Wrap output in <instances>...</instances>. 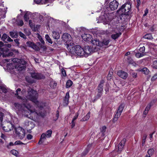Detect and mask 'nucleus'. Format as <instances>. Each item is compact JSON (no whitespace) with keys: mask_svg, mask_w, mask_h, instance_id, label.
Returning a JSON list of instances; mask_svg holds the SVG:
<instances>
[{"mask_svg":"<svg viewBox=\"0 0 157 157\" xmlns=\"http://www.w3.org/2000/svg\"><path fill=\"white\" fill-rule=\"evenodd\" d=\"M4 113L2 112H0V124H1L3 121Z\"/></svg>","mask_w":157,"mask_h":157,"instance_id":"09e8293b","label":"nucleus"},{"mask_svg":"<svg viewBox=\"0 0 157 157\" xmlns=\"http://www.w3.org/2000/svg\"><path fill=\"white\" fill-rule=\"evenodd\" d=\"M17 24L18 25L21 26L24 24V22L22 20H20L17 22Z\"/></svg>","mask_w":157,"mask_h":157,"instance_id":"4d7b16f0","label":"nucleus"},{"mask_svg":"<svg viewBox=\"0 0 157 157\" xmlns=\"http://www.w3.org/2000/svg\"><path fill=\"white\" fill-rule=\"evenodd\" d=\"M140 71L144 72L145 75H148L149 72V70L146 67L144 68Z\"/></svg>","mask_w":157,"mask_h":157,"instance_id":"473e14b6","label":"nucleus"},{"mask_svg":"<svg viewBox=\"0 0 157 157\" xmlns=\"http://www.w3.org/2000/svg\"><path fill=\"white\" fill-rule=\"evenodd\" d=\"M102 92H100L99 91H98V93L97 94L96 97L98 98H99L101 96Z\"/></svg>","mask_w":157,"mask_h":157,"instance_id":"6e6d98bb","label":"nucleus"},{"mask_svg":"<svg viewBox=\"0 0 157 157\" xmlns=\"http://www.w3.org/2000/svg\"><path fill=\"white\" fill-rule=\"evenodd\" d=\"M61 72L62 74L63 75V76H66L67 75L66 73V71L64 69L62 68L61 69Z\"/></svg>","mask_w":157,"mask_h":157,"instance_id":"bf43d9fd","label":"nucleus"},{"mask_svg":"<svg viewBox=\"0 0 157 157\" xmlns=\"http://www.w3.org/2000/svg\"><path fill=\"white\" fill-rule=\"evenodd\" d=\"M70 98V96L69 92H67L66 93V96L64 98L63 103L65 105H67L69 103V99Z\"/></svg>","mask_w":157,"mask_h":157,"instance_id":"4be33fe9","label":"nucleus"},{"mask_svg":"<svg viewBox=\"0 0 157 157\" xmlns=\"http://www.w3.org/2000/svg\"><path fill=\"white\" fill-rule=\"evenodd\" d=\"M106 127L104 126H103L101 127V128L100 129H101V131L102 132L104 133L105 132V130L106 129Z\"/></svg>","mask_w":157,"mask_h":157,"instance_id":"13d9d810","label":"nucleus"},{"mask_svg":"<svg viewBox=\"0 0 157 157\" xmlns=\"http://www.w3.org/2000/svg\"><path fill=\"white\" fill-rule=\"evenodd\" d=\"M91 146L90 145H88L87 147L85 149V150L82 153V156L86 155L89 152V148Z\"/></svg>","mask_w":157,"mask_h":157,"instance_id":"c756f323","label":"nucleus"},{"mask_svg":"<svg viewBox=\"0 0 157 157\" xmlns=\"http://www.w3.org/2000/svg\"><path fill=\"white\" fill-rule=\"evenodd\" d=\"M33 138V136L29 134L27 136V138L28 140H31Z\"/></svg>","mask_w":157,"mask_h":157,"instance_id":"e2e57ef3","label":"nucleus"},{"mask_svg":"<svg viewBox=\"0 0 157 157\" xmlns=\"http://www.w3.org/2000/svg\"><path fill=\"white\" fill-rule=\"evenodd\" d=\"M127 62L131 64H133L134 62L132 59L130 57H128L127 58Z\"/></svg>","mask_w":157,"mask_h":157,"instance_id":"a19ab883","label":"nucleus"},{"mask_svg":"<svg viewBox=\"0 0 157 157\" xmlns=\"http://www.w3.org/2000/svg\"><path fill=\"white\" fill-rule=\"evenodd\" d=\"M118 5V2L117 1L114 0L110 3L109 7L112 10H114L117 9Z\"/></svg>","mask_w":157,"mask_h":157,"instance_id":"9b49d317","label":"nucleus"},{"mask_svg":"<svg viewBox=\"0 0 157 157\" xmlns=\"http://www.w3.org/2000/svg\"><path fill=\"white\" fill-rule=\"evenodd\" d=\"M84 56L86 57L91 54V52H92V49L91 46H86L84 48Z\"/></svg>","mask_w":157,"mask_h":157,"instance_id":"6e6552de","label":"nucleus"},{"mask_svg":"<svg viewBox=\"0 0 157 157\" xmlns=\"http://www.w3.org/2000/svg\"><path fill=\"white\" fill-rule=\"evenodd\" d=\"M29 14L28 12L26 13L24 16V18L25 21H27L29 19Z\"/></svg>","mask_w":157,"mask_h":157,"instance_id":"e433bc0d","label":"nucleus"},{"mask_svg":"<svg viewBox=\"0 0 157 157\" xmlns=\"http://www.w3.org/2000/svg\"><path fill=\"white\" fill-rule=\"evenodd\" d=\"M59 116V112L58 111H56V118L55 119V121H56L58 118Z\"/></svg>","mask_w":157,"mask_h":157,"instance_id":"052dcab7","label":"nucleus"},{"mask_svg":"<svg viewBox=\"0 0 157 157\" xmlns=\"http://www.w3.org/2000/svg\"><path fill=\"white\" fill-rule=\"evenodd\" d=\"M52 131L51 130H49L47 131L46 134L47 138H50L51 136Z\"/></svg>","mask_w":157,"mask_h":157,"instance_id":"c9c22d12","label":"nucleus"},{"mask_svg":"<svg viewBox=\"0 0 157 157\" xmlns=\"http://www.w3.org/2000/svg\"><path fill=\"white\" fill-rule=\"evenodd\" d=\"M112 14V13L105 14L100 17V19L101 21H103L106 24L108 23L112 19V18L109 17Z\"/></svg>","mask_w":157,"mask_h":157,"instance_id":"423d86ee","label":"nucleus"},{"mask_svg":"<svg viewBox=\"0 0 157 157\" xmlns=\"http://www.w3.org/2000/svg\"><path fill=\"white\" fill-rule=\"evenodd\" d=\"M136 7L137 9L139 10V6L140 5L141 2L140 0H136Z\"/></svg>","mask_w":157,"mask_h":157,"instance_id":"5fc2aeb1","label":"nucleus"},{"mask_svg":"<svg viewBox=\"0 0 157 157\" xmlns=\"http://www.w3.org/2000/svg\"><path fill=\"white\" fill-rule=\"evenodd\" d=\"M52 36L54 39L56 40L58 39L60 37L59 33L55 31L52 32Z\"/></svg>","mask_w":157,"mask_h":157,"instance_id":"393cba45","label":"nucleus"},{"mask_svg":"<svg viewBox=\"0 0 157 157\" xmlns=\"http://www.w3.org/2000/svg\"><path fill=\"white\" fill-rule=\"evenodd\" d=\"M115 33L112 34L111 35V38L114 40L117 39L121 34V33L118 30V32H115Z\"/></svg>","mask_w":157,"mask_h":157,"instance_id":"5701e85b","label":"nucleus"},{"mask_svg":"<svg viewBox=\"0 0 157 157\" xmlns=\"http://www.w3.org/2000/svg\"><path fill=\"white\" fill-rule=\"evenodd\" d=\"M89 119L86 116H85L82 119H81V121H87Z\"/></svg>","mask_w":157,"mask_h":157,"instance_id":"0e129e2a","label":"nucleus"},{"mask_svg":"<svg viewBox=\"0 0 157 157\" xmlns=\"http://www.w3.org/2000/svg\"><path fill=\"white\" fill-rule=\"evenodd\" d=\"M119 117H120V116L117 115V114H116L115 115L113 119V123H115L116 122V121L117 120L118 118Z\"/></svg>","mask_w":157,"mask_h":157,"instance_id":"a18cd8bd","label":"nucleus"},{"mask_svg":"<svg viewBox=\"0 0 157 157\" xmlns=\"http://www.w3.org/2000/svg\"><path fill=\"white\" fill-rule=\"evenodd\" d=\"M46 137H47L46 134L44 133H42L40 136V138L39 141L38 143L40 144H41L44 141L46 140Z\"/></svg>","mask_w":157,"mask_h":157,"instance_id":"412c9836","label":"nucleus"},{"mask_svg":"<svg viewBox=\"0 0 157 157\" xmlns=\"http://www.w3.org/2000/svg\"><path fill=\"white\" fill-rule=\"evenodd\" d=\"M18 34L23 39H25L27 38L26 36L22 33L19 32Z\"/></svg>","mask_w":157,"mask_h":157,"instance_id":"49530a36","label":"nucleus"},{"mask_svg":"<svg viewBox=\"0 0 157 157\" xmlns=\"http://www.w3.org/2000/svg\"><path fill=\"white\" fill-rule=\"evenodd\" d=\"M0 88L2 90V92L5 93H7V90L4 86L3 85H1L0 86Z\"/></svg>","mask_w":157,"mask_h":157,"instance_id":"ea45409f","label":"nucleus"},{"mask_svg":"<svg viewBox=\"0 0 157 157\" xmlns=\"http://www.w3.org/2000/svg\"><path fill=\"white\" fill-rule=\"evenodd\" d=\"M3 52L2 50H1L0 51V56L2 55V56L3 57H6V56H12L13 54V52H10L8 54L6 55H5L3 54Z\"/></svg>","mask_w":157,"mask_h":157,"instance_id":"bb28decb","label":"nucleus"},{"mask_svg":"<svg viewBox=\"0 0 157 157\" xmlns=\"http://www.w3.org/2000/svg\"><path fill=\"white\" fill-rule=\"evenodd\" d=\"M78 113H76L75 114V116L72 119V121H75L78 117Z\"/></svg>","mask_w":157,"mask_h":157,"instance_id":"69168bd1","label":"nucleus"},{"mask_svg":"<svg viewBox=\"0 0 157 157\" xmlns=\"http://www.w3.org/2000/svg\"><path fill=\"white\" fill-rule=\"evenodd\" d=\"M124 107V105L123 104H121L119 107L117 111L122 113Z\"/></svg>","mask_w":157,"mask_h":157,"instance_id":"2f4dec72","label":"nucleus"},{"mask_svg":"<svg viewBox=\"0 0 157 157\" xmlns=\"http://www.w3.org/2000/svg\"><path fill=\"white\" fill-rule=\"evenodd\" d=\"M144 53H137L136 54L135 56L137 58H140L141 57L144 56Z\"/></svg>","mask_w":157,"mask_h":157,"instance_id":"37998d69","label":"nucleus"},{"mask_svg":"<svg viewBox=\"0 0 157 157\" xmlns=\"http://www.w3.org/2000/svg\"><path fill=\"white\" fill-rule=\"evenodd\" d=\"M117 75L119 76L124 79H126L128 75L127 72L122 70L118 71L117 72Z\"/></svg>","mask_w":157,"mask_h":157,"instance_id":"ddd939ff","label":"nucleus"},{"mask_svg":"<svg viewBox=\"0 0 157 157\" xmlns=\"http://www.w3.org/2000/svg\"><path fill=\"white\" fill-rule=\"evenodd\" d=\"M21 60L20 59H19L17 58H13L12 59L11 61H13V62L17 63L18 62H19Z\"/></svg>","mask_w":157,"mask_h":157,"instance_id":"de8ad7c7","label":"nucleus"},{"mask_svg":"<svg viewBox=\"0 0 157 157\" xmlns=\"http://www.w3.org/2000/svg\"><path fill=\"white\" fill-rule=\"evenodd\" d=\"M112 75L108 74L107 77V79L108 80H110L112 78Z\"/></svg>","mask_w":157,"mask_h":157,"instance_id":"774afa93","label":"nucleus"},{"mask_svg":"<svg viewBox=\"0 0 157 157\" xmlns=\"http://www.w3.org/2000/svg\"><path fill=\"white\" fill-rule=\"evenodd\" d=\"M92 44L96 46H100V42L97 39L92 40L90 41Z\"/></svg>","mask_w":157,"mask_h":157,"instance_id":"a878e982","label":"nucleus"},{"mask_svg":"<svg viewBox=\"0 0 157 157\" xmlns=\"http://www.w3.org/2000/svg\"><path fill=\"white\" fill-rule=\"evenodd\" d=\"M14 132L15 134L20 139H23L25 137V132L24 129L20 127L14 128Z\"/></svg>","mask_w":157,"mask_h":157,"instance_id":"20e7f679","label":"nucleus"},{"mask_svg":"<svg viewBox=\"0 0 157 157\" xmlns=\"http://www.w3.org/2000/svg\"><path fill=\"white\" fill-rule=\"evenodd\" d=\"M154 152V150L153 149H151L148 150L147 153L149 156H151L152 155Z\"/></svg>","mask_w":157,"mask_h":157,"instance_id":"79ce46f5","label":"nucleus"},{"mask_svg":"<svg viewBox=\"0 0 157 157\" xmlns=\"http://www.w3.org/2000/svg\"><path fill=\"white\" fill-rule=\"evenodd\" d=\"M110 41L109 40H107L105 39L102 40L101 42H100V46L103 47L104 46L107 45Z\"/></svg>","mask_w":157,"mask_h":157,"instance_id":"b1692460","label":"nucleus"},{"mask_svg":"<svg viewBox=\"0 0 157 157\" xmlns=\"http://www.w3.org/2000/svg\"><path fill=\"white\" fill-rule=\"evenodd\" d=\"M123 7H124V10L126 12V15H129L131 14L130 11L131 8V5L129 3H125L123 5Z\"/></svg>","mask_w":157,"mask_h":157,"instance_id":"f8f14e48","label":"nucleus"},{"mask_svg":"<svg viewBox=\"0 0 157 157\" xmlns=\"http://www.w3.org/2000/svg\"><path fill=\"white\" fill-rule=\"evenodd\" d=\"M144 38L145 39L151 40L153 39L152 35L151 34H147L145 35Z\"/></svg>","mask_w":157,"mask_h":157,"instance_id":"f704fd0d","label":"nucleus"},{"mask_svg":"<svg viewBox=\"0 0 157 157\" xmlns=\"http://www.w3.org/2000/svg\"><path fill=\"white\" fill-rule=\"evenodd\" d=\"M73 82L70 80H68L66 82V88L70 87L72 85Z\"/></svg>","mask_w":157,"mask_h":157,"instance_id":"cd10ccee","label":"nucleus"},{"mask_svg":"<svg viewBox=\"0 0 157 157\" xmlns=\"http://www.w3.org/2000/svg\"><path fill=\"white\" fill-rule=\"evenodd\" d=\"M8 36L5 33L3 34L1 40L3 41H5L7 39Z\"/></svg>","mask_w":157,"mask_h":157,"instance_id":"58836bf2","label":"nucleus"},{"mask_svg":"<svg viewBox=\"0 0 157 157\" xmlns=\"http://www.w3.org/2000/svg\"><path fill=\"white\" fill-rule=\"evenodd\" d=\"M26 92V90H23L22 91H21V89L18 88L16 90V94H15L17 96L18 99H21V94L22 95H24V93Z\"/></svg>","mask_w":157,"mask_h":157,"instance_id":"2eb2a0df","label":"nucleus"},{"mask_svg":"<svg viewBox=\"0 0 157 157\" xmlns=\"http://www.w3.org/2000/svg\"><path fill=\"white\" fill-rule=\"evenodd\" d=\"M62 39L63 41L65 42V45L67 48V45L68 44H69L71 45V43H69L71 40L72 37L71 36L67 33H65L63 34L62 36Z\"/></svg>","mask_w":157,"mask_h":157,"instance_id":"0eeeda50","label":"nucleus"},{"mask_svg":"<svg viewBox=\"0 0 157 157\" xmlns=\"http://www.w3.org/2000/svg\"><path fill=\"white\" fill-rule=\"evenodd\" d=\"M17 151L14 149L12 150L11 151V153L15 156H17Z\"/></svg>","mask_w":157,"mask_h":157,"instance_id":"3c124183","label":"nucleus"},{"mask_svg":"<svg viewBox=\"0 0 157 157\" xmlns=\"http://www.w3.org/2000/svg\"><path fill=\"white\" fill-rule=\"evenodd\" d=\"M145 50V47L143 46L142 47H140L139 50L140 52H141V53H143L144 52Z\"/></svg>","mask_w":157,"mask_h":157,"instance_id":"8fccbe9b","label":"nucleus"},{"mask_svg":"<svg viewBox=\"0 0 157 157\" xmlns=\"http://www.w3.org/2000/svg\"><path fill=\"white\" fill-rule=\"evenodd\" d=\"M36 106L37 109L36 110L30 105L27 106H25L27 110L25 109L23 113L26 117L34 121L37 120L39 116L44 117L45 116L46 112L43 108L45 104L44 103H40L39 106L38 105Z\"/></svg>","mask_w":157,"mask_h":157,"instance_id":"f257e3e1","label":"nucleus"},{"mask_svg":"<svg viewBox=\"0 0 157 157\" xmlns=\"http://www.w3.org/2000/svg\"><path fill=\"white\" fill-rule=\"evenodd\" d=\"M26 44L27 46L30 47L36 51H38L39 50V48L33 43L32 42L29 41L26 42Z\"/></svg>","mask_w":157,"mask_h":157,"instance_id":"f3484780","label":"nucleus"},{"mask_svg":"<svg viewBox=\"0 0 157 157\" xmlns=\"http://www.w3.org/2000/svg\"><path fill=\"white\" fill-rule=\"evenodd\" d=\"M10 35L12 38H16L18 36L17 33L16 32H10Z\"/></svg>","mask_w":157,"mask_h":157,"instance_id":"c85d7f7f","label":"nucleus"},{"mask_svg":"<svg viewBox=\"0 0 157 157\" xmlns=\"http://www.w3.org/2000/svg\"><path fill=\"white\" fill-rule=\"evenodd\" d=\"M38 97V94L36 91L29 88L28 90V95L26 96V99H22L23 104L25 105L27 100H29L35 103L36 105L40 104V103H43L41 101H38L37 100Z\"/></svg>","mask_w":157,"mask_h":157,"instance_id":"f03ea898","label":"nucleus"},{"mask_svg":"<svg viewBox=\"0 0 157 157\" xmlns=\"http://www.w3.org/2000/svg\"><path fill=\"white\" fill-rule=\"evenodd\" d=\"M24 124V127L28 130L32 129L35 126V125L33 122L28 120H26L25 121Z\"/></svg>","mask_w":157,"mask_h":157,"instance_id":"9d476101","label":"nucleus"},{"mask_svg":"<svg viewBox=\"0 0 157 157\" xmlns=\"http://www.w3.org/2000/svg\"><path fill=\"white\" fill-rule=\"evenodd\" d=\"M126 141V139L124 138L123 139L118 145L117 147H116V150L118 153H121L123 150Z\"/></svg>","mask_w":157,"mask_h":157,"instance_id":"1a4fd4ad","label":"nucleus"},{"mask_svg":"<svg viewBox=\"0 0 157 157\" xmlns=\"http://www.w3.org/2000/svg\"><path fill=\"white\" fill-rule=\"evenodd\" d=\"M151 66L153 68L157 69V60H155L153 62Z\"/></svg>","mask_w":157,"mask_h":157,"instance_id":"4c0bfd02","label":"nucleus"},{"mask_svg":"<svg viewBox=\"0 0 157 157\" xmlns=\"http://www.w3.org/2000/svg\"><path fill=\"white\" fill-rule=\"evenodd\" d=\"M147 138V136L144 135L143 136V139L142 140V145L144 146L145 142V140Z\"/></svg>","mask_w":157,"mask_h":157,"instance_id":"603ef678","label":"nucleus"},{"mask_svg":"<svg viewBox=\"0 0 157 157\" xmlns=\"http://www.w3.org/2000/svg\"><path fill=\"white\" fill-rule=\"evenodd\" d=\"M32 77L36 79H41L45 78V76L43 75L36 73H33L31 74Z\"/></svg>","mask_w":157,"mask_h":157,"instance_id":"dca6fc26","label":"nucleus"},{"mask_svg":"<svg viewBox=\"0 0 157 157\" xmlns=\"http://www.w3.org/2000/svg\"><path fill=\"white\" fill-rule=\"evenodd\" d=\"M67 48L71 54L79 56L80 57L84 56L83 48L80 45H77L73 47L71 45L68 44Z\"/></svg>","mask_w":157,"mask_h":157,"instance_id":"7ed1b4c3","label":"nucleus"},{"mask_svg":"<svg viewBox=\"0 0 157 157\" xmlns=\"http://www.w3.org/2000/svg\"><path fill=\"white\" fill-rule=\"evenodd\" d=\"M148 10L147 9H146L144 11V13L143 15L144 16H145L147 15V13H148Z\"/></svg>","mask_w":157,"mask_h":157,"instance_id":"338daca9","label":"nucleus"},{"mask_svg":"<svg viewBox=\"0 0 157 157\" xmlns=\"http://www.w3.org/2000/svg\"><path fill=\"white\" fill-rule=\"evenodd\" d=\"M105 82V81L104 80L102 79L101 80L97 88L98 91L103 92V87Z\"/></svg>","mask_w":157,"mask_h":157,"instance_id":"6ab92c4d","label":"nucleus"},{"mask_svg":"<svg viewBox=\"0 0 157 157\" xmlns=\"http://www.w3.org/2000/svg\"><path fill=\"white\" fill-rule=\"evenodd\" d=\"M45 38L46 40L49 43L52 44V42L51 38L48 34H46L45 36Z\"/></svg>","mask_w":157,"mask_h":157,"instance_id":"7c9ffc66","label":"nucleus"},{"mask_svg":"<svg viewBox=\"0 0 157 157\" xmlns=\"http://www.w3.org/2000/svg\"><path fill=\"white\" fill-rule=\"evenodd\" d=\"M14 105L15 107L17 108L19 110H20L21 108V105L18 103H14Z\"/></svg>","mask_w":157,"mask_h":157,"instance_id":"c03bdc74","label":"nucleus"},{"mask_svg":"<svg viewBox=\"0 0 157 157\" xmlns=\"http://www.w3.org/2000/svg\"><path fill=\"white\" fill-rule=\"evenodd\" d=\"M157 79V73L155 74L152 78L151 80L154 81Z\"/></svg>","mask_w":157,"mask_h":157,"instance_id":"680f3d73","label":"nucleus"},{"mask_svg":"<svg viewBox=\"0 0 157 157\" xmlns=\"http://www.w3.org/2000/svg\"><path fill=\"white\" fill-rule=\"evenodd\" d=\"M124 7H123V5L117 11V14L119 15H125L126 12L124 10Z\"/></svg>","mask_w":157,"mask_h":157,"instance_id":"aec40b11","label":"nucleus"},{"mask_svg":"<svg viewBox=\"0 0 157 157\" xmlns=\"http://www.w3.org/2000/svg\"><path fill=\"white\" fill-rule=\"evenodd\" d=\"M23 63L22 64L17 63L16 64V68L17 69V70L19 71H21L25 68V66L24 65V64L26 63L25 61H23Z\"/></svg>","mask_w":157,"mask_h":157,"instance_id":"4468645a","label":"nucleus"},{"mask_svg":"<svg viewBox=\"0 0 157 157\" xmlns=\"http://www.w3.org/2000/svg\"><path fill=\"white\" fill-rule=\"evenodd\" d=\"M152 105L151 103L149 104L148 105H147V107L145 108V110L146 111H147L148 112L150 109Z\"/></svg>","mask_w":157,"mask_h":157,"instance_id":"864d4df0","label":"nucleus"},{"mask_svg":"<svg viewBox=\"0 0 157 157\" xmlns=\"http://www.w3.org/2000/svg\"><path fill=\"white\" fill-rule=\"evenodd\" d=\"M50 87L52 88H54L57 86V84L55 82L51 81L50 82Z\"/></svg>","mask_w":157,"mask_h":157,"instance_id":"72a5a7b5","label":"nucleus"},{"mask_svg":"<svg viewBox=\"0 0 157 157\" xmlns=\"http://www.w3.org/2000/svg\"><path fill=\"white\" fill-rule=\"evenodd\" d=\"M2 126L3 130L6 132L11 131L15 128L13 124L10 121L5 122Z\"/></svg>","mask_w":157,"mask_h":157,"instance_id":"39448f33","label":"nucleus"},{"mask_svg":"<svg viewBox=\"0 0 157 157\" xmlns=\"http://www.w3.org/2000/svg\"><path fill=\"white\" fill-rule=\"evenodd\" d=\"M83 39L87 42H90L92 41V36L89 34L84 33L82 36Z\"/></svg>","mask_w":157,"mask_h":157,"instance_id":"a211bd4d","label":"nucleus"}]
</instances>
